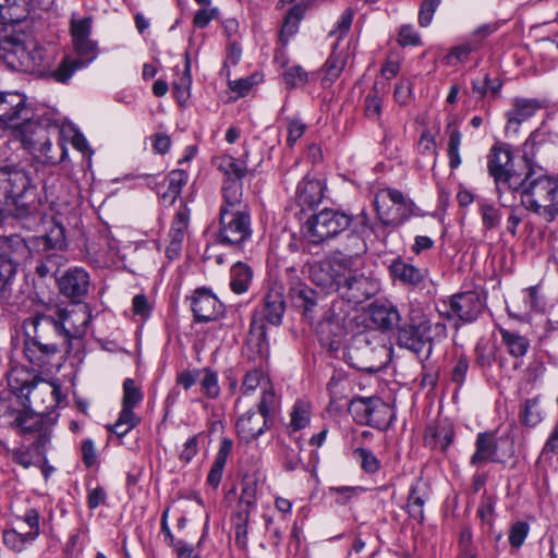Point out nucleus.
Returning a JSON list of instances; mask_svg holds the SVG:
<instances>
[{
	"instance_id": "nucleus-1",
	"label": "nucleus",
	"mask_w": 558,
	"mask_h": 558,
	"mask_svg": "<svg viewBox=\"0 0 558 558\" xmlns=\"http://www.w3.org/2000/svg\"><path fill=\"white\" fill-rule=\"evenodd\" d=\"M0 204L22 229L37 223L39 201L31 171L19 165L0 167Z\"/></svg>"
},
{
	"instance_id": "nucleus-2",
	"label": "nucleus",
	"mask_w": 558,
	"mask_h": 558,
	"mask_svg": "<svg viewBox=\"0 0 558 558\" xmlns=\"http://www.w3.org/2000/svg\"><path fill=\"white\" fill-rule=\"evenodd\" d=\"M517 194L530 211L553 220L558 214V174H547L543 168L525 169Z\"/></svg>"
},
{
	"instance_id": "nucleus-3",
	"label": "nucleus",
	"mask_w": 558,
	"mask_h": 558,
	"mask_svg": "<svg viewBox=\"0 0 558 558\" xmlns=\"http://www.w3.org/2000/svg\"><path fill=\"white\" fill-rule=\"evenodd\" d=\"M391 347L377 331L354 335L345 351V359L352 367L368 373L383 369L391 361Z\"/></svg>"
},
{
	"instance_id": "nucleus-4",
	"label": "nucleus",
	"mask_w": 558,
	"mask_h": 558,
	"mask_svg": "<svg viewBox=\"0 0 558 558\" xmlns=\"http://www.w3.org/2000/svg\"><path fill=\"white\" fill-rule=\"evenodd\" d=\"M487 170L494 179L500 205L512 206L524 173L515 169L508 144L498 143L492 146L487 155Z\"/></svg>"
},
{
	"instance_id": "nucleus-5",
	"label": "nucleus",
	"mask_w": 558,
	"mask_h": 558,
	"mask_svg": "<svg viewBox=\"0 0 558 558\" xmlns=\"http://www.w3.org/2000/svg\"><path fill=\"white\" fill-rule=\"evenodd\" d=\"M23 353L26 360L39 368L52 367V361L60 352L52 340L51 325L43 320L37 313L23 322Z\"/></svg>"
},
{
	"instance_id": "nucleus-6",
	"label": "nucleus",
	"mask_w": 558,
	"mask_h": 558,
	"mask_svg": "<svg viewBox=\"0 0 558 558\" xmlns=\"http://www.w3.org/2000/svg\"><path fill=\"white\" fill-rule=\"evenodd\" d=\"M43 320L51 325V332L61 338L66 353L72 350V340L85 336L87 325L92 319L90 310L83 305L76 310L56 308L52 313H37Z\"/></svg>"
},
{
	"instance_id": "nucleus-7",
	"label": "nucleus",
	"mask_w": 558,
	"mask_h": 558,
	"mask_svg": "<svg viewBox=\"0 0 558 558\" xmlns=\"http://www.w3.org/2000/svg\"><path fill=\"white\" fill-rule=\"evenodd\" d=\"M29 58L36 63V69L24 70L38 76H47L57 83H66L82 63L73 61L71 57H64L57 68L54 63L58 57V49L53 45L40 46L35 41L28 43Z\"/></svg>"
},
{
	"instance_id": "nucleus-8",
	"label": "nucleus",
	"mask_w": 558,
	"mask_h": 558,
	"mask_svg": "<svg viewBox=\"0 0 558 558\" xmlns=\"http://www.w3.org/2000/svg\"><path fill=\"white\" fill-rule=\"evenodd\" d=\"M377 218L391 227L403 225L412 216L417 215L414 202L396 189L380 190L374 198Z\"/></svg>"
},
{
	"instance_id": "nucleus-9",
	"label": "nucleus",
	"mask_w": 558,
	"mask_h": 558,
	"mask_svg": "<svg viewBox=\"0 0 558 558\" xmlns=\"http://www.w3.org/2000/svg\"><path fill=\"white\" fill-rule=\"evenodd\" d=\"M352 221V217L343 211L325 208L307 219L304 235L308 242L318 245L338 236Z\"/></svg>"
},
{
	"instance_id": "nucleus-10",
	"label": "nucleus",
	"mask_w": 558,
	"mask_h": 558,
	"mask_svg": "<svg viewBox=\"0 0 558 558\" xmlns=\"http://www.w3.org/2000/svg\"><path fill=\"white\" fill-rule=\"evenodd\" d=\"M13 428L19 435H31L35 439L32 448L37 456H44L51 448L53 422L50 417L34 412L27 405L23 407L21 415L12 421Z\"/></svg>"
},
{
	"instance_id": "nucleus-11",
	"label": "nucleus",
	"mask_w": 558,
	"mask_h": 558,
	"mask_svg": "<svg viewBox=\"0 0 558 558\" xmlns=\"http://www.w3.org/2000/svg\"><path fill=\"white\" fill-rule=\"evenodd\" d=\"M286 312V301L280 288H271L266 293L260 311H254L251 324L250 336L255 338L260 345L266 341L267 332L265 323L279 326Z\"/></svg>"
},
{
	"instance_id": "nucleus-12",
	"label": "nucleus",
	"mask_w": 558,
	"mask_h": 558,
	"mask_svg": "<svg viewBox=\"0 0 558 558\" xmlns=\"http://www.w3.org/2000/svg\"><path fill=\"white\" fill-rule=\"evenodd\" d=\"M0 60L12 71L36 69V63L29 58L25 34L8 28L0 33Z\"/></svg>"
},
{
	"instance_id": "nucleus-13",
	"label": "nucleus",
	"mask_w": 558,
	"mask_h": 558,
	"mask_svg": "<svg viewBox=\"0 0 558 558\" xmlns=\"http://www.w3.org/2000/svg\"><path fill=\"white\" fill-rule=\"evenodd\" d=\"M482 308L481 296L475 291L453 294L448 299L440 300L437 304V312L440 317L446 319L457 318L463 323L474 322L481 314Z\"/></svg>"
},
{
	"instance_id": "nucleus-14",
	"label": "nucleus",
	"mask_w": 558,
	"mask_h": 558,
	"mask_svg": "<svg viewBox=\"0 0 558 558\" xmlns=\"http://www.w3.org/2000/svg\"><path fill=\"white\" fill-rule=\"evenodd\" d=\"M340 305L338 302H332L329 306L325 305L313 324L320 342L331 350L337 349L345 335V318L340 311Z\"/></svg>"
},
{
	"instance_id": "nucleus-15",
	"label": "nucleus",
	"mask_w": 558,
	"mask_h": 558,
	"mask_svg": "<svg viewBox=\"0 0 558 558\" xmlns=\"http://www.w3.org/2000/svg\"><path fill=\"white\" fill-rule=\"evenodd\" d=\"M218 240L223 245L239 246L252 235L250 211L220 209Z\"/></svg>"
},
{
	"instance_id": "nucleus-16",
	"label": "nucleus",
	"mask_w": 558,
	"mask_h": 558,
	"mask_svg": "<svg viewBox=\"0 0 558 558\" xmlns=\"http://www.w3.org/2000/svg\"><path fill=\"white\" fill-rule=\"evenodd\" d=\"M27 98L19 92L0 90V124L16 128L21 121L31 120Z\"/></svg>"
},
{
	"instance_id": "nucleus-17",
	"label": "nucleus",
	"mask_w": 558,
	"mask_h": 558,
	"mask_svg": "<svg viewBox=\"0 0 558 558\" xmlns=\"http://www.w3.org/2000/svg\"><path fill=\"white\" fill-rule=\"evenodd\" d=\"M427 337L422 325V318L420 316L412 317L409 324L399 328L398 344L412 351L417 356L428 359L432 353V344L428 343Z\"/></svg>"
},
{
	"instance_id": "nucleus-18",
	"label": "nucleus",
	"mask_w": 558,
	"mask_h": 558,
	"mask_svg": "<svg viewBox=\"0 0 558 558\" xmlns=\"http://www.w3.org/2000/svg\"><path fill=\"white\" fill-rule=\"evenodd\" d=\"M289 296L294 307L301 311L304 319L314 324L319 312L325 307L324 299L306 283L296 281L289 289Z\"/></svg>"
},
{
	"instance_id": "nucleus-19",
	"label": "nucleus",
	"mask_w": 558,
	"mask_h": 558,
	"mask_svg": "<svg viewBox=\"0 0 558 558\" xmlns=\"http://www.w3.org/2000/svg\"><path fill=\"white\" fill-rule=\"evenodd\" d=\"M191 310L196 323H208L222 316L225 306L209 289L202 287L191 296Z\"/></svg>"
},
{
	"instance_id": "nucleus-20",
	"label": "nucleus",
	"mask_w": 558,
	"mask_h": 558,
	"mask_svg": "<svg viewBox=\"0 0 558 558\" xmlns=\"http://www.w3.org/2000/svg\"><path fill=\"white\" fill-rule=\"evenodd\" d=\"M376 290L374 281L361 272V268L351 271L343 284L338 289L342 299L354 304H361L371 299Z\"/></svg>"
},
{
	"instance_id": "nucleus-21",
	"label": "nucleus",
	"mask_w": 558,
	"mask_h": 558,
	"mask_svg": "<svg viewBox=\"0 0 558 558\" xmlns=\"http://www.w3.org/2000/svg\"><path fill=\"white\" fill-rule=\"evenodd\" d=\"M89 284V274L82 267L69 268L58 279L60 292L76 304H80L87 295Z\"/></svg>"
},
{
	"instance_id": "nucleus-22",
	"label": "nucleus",
	"mask_w": 558,
	"mask_h": 558,
	"mask_svg": "<svg viewBox=\"0 0 558 558\" xmlns=\"http://www.w3.org/2000/svg\"><path fill=\"white\" fill-rule=\"evenodd\" d=\"M272 425V421L253 409L243 413L235 423L238 437L241 441L250 444L258 439Z\"/></svg>"
},
{
	"instance_id": "nucleus-23",
	"label": "nucleus",
	"mask_w": 558,
	"mask_h": 558,
	"mask_svg": "<svg viewBox=\"0 0 558 558\" xmlns=\"http://www.w3.org/2000/svg\"><path fill=\"white\" fill-rule=\"evenodd\" d=\"M389 275L393 282H399L413 289H423L428 277V271L427 269L407 263L401 257H397L389 265Z\"/></svg>"
},
{
	"instance_id": "nucleus-24",
	"label": "nucleus",
	"mask_w": 558,
	"mask_h": 558,
	"mask_svg": "<svg viewBox=\"0 0 558 558\" xmlns=\"http://www.w3.org/2000/svg\"><path fill=\"white\" fill-rule=\"evenodd\" d=\"M10 244L22 245L25 247L24 240L17 235H10L5 240H0V299L8 302V293L16 275V265L8 252Z\"/></svg>"
},
{
	"instance_id": "nucleus-25",
	"label": "nucleus",
	"mask_w": 558,
	"mask_h": 558,
	"mask_svg": "<svg viewBox=\"0 0 558 558\" xmlns=\"http://www.w3.org/2000/svg\"><path fill=\"white\" fill-rule=\"evenodd\" d=\"M550 137L548 132L537 129L525 140L521 146L525 169L542 168L537 162V157L551 148Z\"/></svg>"
},
{
	"instance_id": "nucleus-26",
	"label": "nucleus",
	"mask_w": 558,
	"mask_h": 558,
	"mask_svg": "<svg viewBox=\"0 0 558 558\" xmlns=\"http://www.w3.org/2000/svg\"><path fill=\"white\" fill-rule=\"evenodd\" d=\"M504 456L498 452V441L494 433H478L475 440V451L470 458L472 466H480L487 462H504Z\"/></svg>"
},
{
	"instance_id": "nucleus-27",
	"label": "nucleus",
	"mask_w": 558,
	"mask_h": 558,
	"mask_svg": "<svg viewBox=\"0 0 558 558\" xmlns=\"http://www.w3.org/2000/svg\"><path fill=\"white\" fill-rule=\"evenodd\" d=\"M41 383L40 377L25 366H13L8 373L9 392L28 399L29 393Z\"/></svg>"
},
{
	"instance_id": "nucleus-28",
	"label": "nucleus",
	"mask_w": 558,
	"mask_h": 558,
	"mask_svg": "<svg viewBox=\"0 0 558 558\" xmlns=\"http://www.w3.org/2000/svg\"><path fill=\"white\" fill-rule=\"evenodd\" d=\"M325 269H327L332 279H335L336 291L343 284L351 271L361 268V260L357 257H345L343 253H336L324 259Z\"/></svg>"
},
{
	"instance_id": "nucleus-29",
	"label": "nucleus",
	"mask_w": 558,
	"mask_h": 558,
	"mask_svg": "<svg viewBox=\"0 0 558 558\" xmlns=\"http://www.w3.org/2000/svg\"><path fill=\"white\" fill-rule=\"evenodd\" d=\"M541 108L542 102L535 98H513L511 108L506 112L507 128L517 131L521 123L531 119Z\"/></svg>"
},
{
	"instance_id": "nucleus-30",
	"label": "nucleus",
	"mask_w": 558,
	"mask_h": 558,
	"mask_svg": "<svg viewBox=\"0 0 558 558\" xmlns=\"http://www.w3.org/2000/svg\"><path fill=\"white\" fill-rule=\"evenodd\" d=\"M324 184L320 180L305 177L299 182L295 199L302 210L317 206L324 198Z\"/></svg>"
},
{
	"instance_id": "nucleus-31",
	"label": "nucleus",
	"mask_w": 558,
	"mask_h": 558,
	"mask_svg": "<svg viewBox=\"0 0 558 558\" xmlns=\"http://www.w3.org/2000/svg\"><path fill=\"white\" fill-rule=\"evenodd\" d=\"M189 174L181 169L172 170L158 185V195L165 204L172 205L186 184Z\"/></svg>"
},
{
	"instance_id": "nucleus-32",
	"label": "nucleus",
	"mask_w": 558,
	"mask_h": 558,
	"mask_svg": "<svg viewBox=\"0 0 558 558\" xmlns=\"http://www.w3.org/2000/svg\"><path fill=\"white\" fill-rule=\"evenodd\" d=\"M395 410L380 398L372 397L365 425L386 430L395 420Z\"/></svg>"
},
{
	"instance_id": "nucleus-33",
	"label": "nucleus",
	"mask_w": 558,
	"mask_h": 558,
	"mask_svg": "<svg viewBox=\"0 0 558 558\" xmlns=\"http://www.w3.org/2000/svg\"><path fill=\"white\" fill-rule=\"evenodd\" d=\"M223 203L220 209L227 211H248L247 206L243 203V184L236 179H225L222 185Z\"/></svg>"
},
{
	"instance_id": "nucleus-34",
	"label": "nucleus",
	"mask_w": 558,
	"mask_h": 558,
	"mask_svg": "<svg viewBox=\"0 0 558 558\" xmlns=\"http://www.w3.org/2000/svg\"><path fill=\"white\" fill-rule=\"evenodd\" d=\"M20 396L12 392H3L0 395V424L12 427L15 418L21 415L23 407H26L24 402H21Z\"/></svg>"
},
{
	"instance_id": "nucleus-35",
	"label": "nucleus",
	"mask_w": 558,
	"mask_h": 558,
	"mask_svg": "<svg viewBox=\"0 0 558 558\" xmlns=\"http://www.w3.org/2000/svg\"><path fill=\"white\" fill-rule=\"evenodd\" d=\"M387 227H391V225H386L383 220L378 218V220H372L369 215L362 210L355 217L354 228L366 239L368 240L371 235H374L376 240H383L387 236Z\"/></svg>"
},
{
	"instance_id": "nucleus-36",
	"label": "nucleus",
	"mask_w": 558,
	"mask_h": 558,
	"mask_svg": "<svg viewBox=\"0 0 558 558\" xmlns=\"http://www.w3.org/2000/svg\"><path fill=\"white\" fill-rule=\"evenodd\" d=\"M232 447H233V442H232V440H230L228 438H223L220 442L218 452L215 457L214 463H213L210 471L208 473V476H207V483L210 486H213L214 488L218 487L221 482L223 470H225L228 457L230 456V453L232 451Z\"/></svg>"
},
{
	"instance_id": "nucleus-37",
	"label": "nucleus",
	"mask_w": 558,
	"mask_h": 558,
	"mask_svg": "<svg viewBox=\"0 0 558 558\" xmlns=\"http://www.w3.org/2000/svg\"><path fill=\"white\" fill-rule=\"evenodd\" d=\"M428 499V492L424 484L417 482L412 484L407 502L409 515L417 522L424 520V505Z\"/></svg>"
},
{
	"instance_id": "nucleus-38",
	"label": "nucleus",
	"mask_w": 558,
	"mask_h": 558,
	"mask_svg": "<svg viewBox=\"0 0 558 558\" xmlns=\"http://www.w3.org/2000/svg\"><path fill=\"white\" fill-rule=\"evenodd\" d=\"M499 333L501 337V343L514 360L519 361V359L523 357L527 353L530 349V341L526 337L518 331H511L506 328H499Z\"/></svg>"
},
{
	"instance_id": "nucleus-39",
	"label": "nucleus",
	"mask_w": 558,
	"mask_h": 558,
	"mask_svg": "<svg viewBox=\"0 0 558 558\" xmlns=\"http://www.w3.org/2000/svg\"><path fill=\"white\" fill-rule=\"evenodd\" d=\"M446 134L448 136L447 156L448 165L451 170L458 169L462 163L460 147L462 143V133L454 121H450L446 125Z\"/></svg>"
},
{
	"instance_id": "nucleus-40",
	"label": "nucleus",
	"mask_w": 558,
	"mask_h": 558,
	"mask_svg": "<svg viewBox=\"0 0 558 558\" xmlns=\"http://www.w3.org/2000/svg\"><path fill=\"white\" fill-rule=\"evenodd\" d=\"M373 322L381 329L391 330L399 326L401 320L398 308L392 304H377L372 307Z\"/></svg>"
},
{
	"instance_id": "nucleus-41",
	"label": "nucleus",
	"mask_w": 558,
	"mask_h": 558,
	"mask_svg": "<svg viewBox=\"0 0 558 558\" xmlns=\"http://www.w3.org/2000/svg\"><path fill=\"white\" fill-rule=\"evenodd\" d=\"M480 44L476 40H471L469 37L462 40L460 44L450 48L448 53L445 56V62L449 65L466 63L472 53L480 51Z\"/></svg>"
},
{
	"instance_id": "nucleus-42",
	"label": "nucleus",
	"mask_w": 558,
	"mask_h": 558,
	"mask_svg": "<svg viewBox=\"0 0 558 558\" xmlns=\"http://www.w3.org/2000/svg\"><path fill=\"white\" fill-rule=\"evenodd\" d=\"M269 384L271 383L266 372L262 367H253L245 372L240 386V393L242 396H250L254 393L258 387L263 390Z\"/></svg>"
},
{
	"instance_id": "nucleus-43",
	"label": "nucleus",
	"mask_w": 558,
	"mask_h": 558,
	"mask_svg": "<svg viewBox=\"0 0 558 558\" xmlns=\"http://www.w3.org/2000/svg\"><path fill=\"white\" fill-rule=\"evenodd\" d=\"M312 405L305 400H296L290 412L288 429L290 433L299 432L311 423Z\"/></svg>"
},
{
	"instance_id": "nucleus-44",
	"label": "nucleus",
	"mask_w": 558,
	"mask_h": 558,
	"mask_svg": "<svg viewBox=\"0 0 558 558\" xmlns=\"http://www.w3.org/2000/svg\"><path fill=\"white\" fill-rule=\"evenodd\" d=\"M252 269L244 263H235L230 269V288L236 294L248 290L252 282Z\"/></svg>"
},
{
	"instance_id": "nucleus-45",
	"label": "nucleus",
	"mask_w": 558,
	"mask_h": 558,
	"mask_svg": "<svg viewBox=\"0 0 558 558\" xmlns=\"http://www.w3.org/2000/svg\"><path fill=\"white\" fill-rule=\"evenodd\" d=\"M38 245L44 250H51L54 252L66 247L64 227L61 223L53 221L46 234L38 240Z\"/></svg>"
},
{
	"instance_id": "nucleus-46",
	"label": "nucleus",
	"mask_w": 558,
	"mask_h": 558,
	"mask_svg": "<svg viewBox=\"0 0 558 558\" xmlns=\"http://www.w3.org/2000/svg\"><path fill=\"white\" fill-rule=\"evenodd\" d=\"M74 49L80 59H73V61L82 63V66L87 65L94 61L98 54V48L96 41L90 39V36L82 38H72Z\"/></svg>"
},
{
	"instance_id": "nucleus-47",
	"label": "nucleus",
	"mask_w": 558,
	"mask_h": 558,
	"mask_svg": "<svg viewBox=\"0 0 558 558\" xmlns=\"http://www.w3.org/2000/svg\"><path fill=\"white\" fill-rule=\"evenodd\" d=\"M74 49L80 59H73V61L82 63V66L87 65L94 61L98 54V48L96 41L90 39V36L82 38H72Z\"/></svg>"
},
{
	"instance_id": "nucleus-48",
	"label": "nucleus",
	"mask_w": 558,
	"mask_h": 558,
	"mask_svg": "<svg viewBox=\"0 0 558 558\" xmlns=\"http://www.w3.org/2000/svg\"><path fill=\"white\" fill-rule=\"evenodd\" d=\"M144 395L133 378H126L123 383V397L121 411L134 412V409L143 401Z\"/></svg>"
},
{
	"instance_id": "nucleus-49",
	"label": "nucleus",
	"mask_w": 558,
	"mask_h": 558,
	"mask_svg": "<svg viewBox=\"0 0 558 558\" xmlns=\"http://www.w3.org/2000/svg\"><path fill=\"white\" fill-rule=\"evenodd\" d=\"M64 263L65 257L62 254L58 252L47 253L44 258L38 260L35 272L40 278L54 276L59 271L60 267L64 265Z\"/></svg>"
},
{
	"instance_id": "nucleus-50",
	"label": "nucleus",
	"mask_w": 558,
	"mask_h": 558,
	"mask_svg": "<svg viewBox=\"0 0 558 558\" xmlns=\"http://www.w3.org/2000/svg\"><path fill=\"white\" fill-rule=\"evenodd\" d=\"M543 411L541 409L539 398L535 397L525 400L523 408L520 412V420L522 424L527 427H535L543 421Z\"/></svg>"
},
{
	"instance_id": "nucleus-51",
	"label": "nucleus",
	"mask_w": 558,
	"mask_h": 558,
	"mask_svg": "<svg viewBox=\"0 0 558 558\" xmlns=\"http://www.w3.org/2000/svg\"><path fill=\"white\" fill-rule=\"evenodd\" d=\"M190 223V209L186 205L181 206L173 218L171 228L169 231L170 240H178L179 242L184 241V236Z\"/></svg>"
},
{
	"instance_id": "nucleus-52",
	"label": "nucleus",
	"mask_w": 558,
	"mask_h": 558,
	"mask_svg": "<svg viewBox=\"0 0 558 558\" xmlns=\"http://www.w3.org/2000/svg\"><path fill=\"white\" fill-rule=\"evenodd\" d=\"M140 423L141 417L135 412L120 411L117 422L109 426L108 429L119 438H122Z\"/></svg>"
},
{
	"instance_id": "nucleus-53",
	"label": "nucleus",
	"mask_w": 558,
	"mask_h": 558,
	"mask_svg": "<svg viewBox=\"0 0 558 558\" xmlns=\"http://www.w3.org/2000/svg\"><path fill=\"white\" fill-rule=\"evenodd\" d=\"M345 248L349 254H344L345 257H357L361 260V268L364 265L363 255L366 254L368 246L367 240L357 231V229L353 228L351 233L348 234V243L345 244Z\"/></svg>"
},
{
	"instance_id": "nucleus-54",
	"label": "nucleus",
	"mask_w": 558,
	"mask_h": 558,
	"mask_svg": "<svg viewBox=\"0 0 558 558\" xmlns=\"http://www.w3.org/2000/svg\"><path fill=\"white\" fill-rule=\"evenodd\" d=\"M476 364L486 373L497 360L495 344L480 341L475 347Z\"/></svg>"
},
{
	"instance_id": "nucleus-55",
	"label": "nucleus",
	"mask_w": 558,
	"mask_h": 558,
	"mask_svg": "<svg viewBox=\"0 0 558 558\" xmlns=\"http://www.w3.org/2000/svg\"><path fill=\"white\" fill-rule=\"evenodd\" d=\"M277 396L275 393L274 387L271 384H269L267 387H265L262 390V396L259 399V402L257 403V411L265 417L272 421V416L275 414L276 408H277Z\"/></svg>"
},
{
	"instance_id": "nucleus-56",
	"label": "nucleus",
	"mask_w": 558,
	"mask_h": 558,
	"mask_svg": "<svg viewBox=\"0 0 558 558\" xmlns=\"http://www.w3.org/2000/svg\"><path fill=\"white\" fill-rule=\"evenodd\" d=\"M248 509H242L232 517V524L234 526L235 543L241 547L247 546V523H248Z\"/></svg>"
},
{
	"instance_id": "nucleus-57",
	"label": "nucleus",
	"mask_w": 558,
	"mask_h": 558,
	"mask_svg": "<svg viewBox=\"0 0 558 558\" xmlns=\"http://www.w3.org/2000/svg\"><path fill=\"white\" fill-rule=\"evenodd\" d=\"M453 436V428L450 425L437 426L433 439H425V442L432 448H439L445 451L452 444Z\"/></svg>"
},
{
	"instance_id": "nucleus-58",
	"label": "nucleus",
	"mask_w": 558,
	"mask_h": 558,
	"mask_svg": "<svg viewBox=\"0 0 558 558\" xmlns=\"http://www.w3.org/2000/svg\"><path fill=\"white\" fill-rule=\"evenodd\" d=\"M308 72L301 65H292L282 73L283 84L289 89L304 86L308 82Z\"/></svg>"
},
{
	"instance_id": "nucleus-59",
	"label": "nucleus",
	"mask_w": 558,
	"mask_h": 558,
	"mask_svg": "<svg viewBox=\"0 0 558 558\" xmlns=\"http://www.w3.org/2000/svg\"><path fill=\"white\" fill-rule=\"evenodd\" d=\"M312 281L326 289L327 291H336V281L332 279L330 272L325 269V262L322 260L311 267Z\"/></svg>"
},
{
	"instance_id": "nucleus-60",
	"label": "nucleus",
	"mask_w": 558,
	"mask_h": 558,
	"mask_svg": "<svg viewBox=\"0 0 558 558\" xmlns=\"http://www.w3.org/2000/svg\"><path fill=\"white\" fill-rule=\"evenodd\" d=\"M353 16L354 11L351 8H347L329 32V36L335 37L337 43L344 38L351 28Z\"/></svg>"
},
{
	"instance_id": "nucleus-61",
	"label": "nucleus",
	"mask_w": 558,
	"mask_h": 558,
	"mask_svg": "<svg viewBox=\"0 0 558 558\" xmlns=\"http://www.w3.org/2000/svg\"><path fill=\"white\" fill-rule=\"evenodd\" d=\"M355 459L360 462L361 468L368 474H375L380 469V461L368 449L356 448L353 452Z\"/></svg>"
},
{
	"instance_id": "nucleus-62",
	"label": "nucleus",
	"mask_w": 558,
	"mask_h": 558,
	"mask_svg": "<svg viewBox=\"0 0 558 558\" xmlns=\"http://www.w3.org/2000/svg\"><path fill=\"white\" fill-rule=\"evenodd\" d=\"M203 372L204 377L201 380L203 393L209 399H217L220 395V386L217 372L210 368H205Z\"/></svg>"
},
{
	"instance_id": "nucleus-63",
	"label": "nucleus",
	"mask_w": 558,
	"mask_h": 558,
	"mask_svg": "<svg viewBox=\"0 0 558 558\" xmlns=\"http://www.w3.org/2000/svg\"><path fill=\"white\" fill-rule=\"evenodd\" d=\"M4 544L14 551H22L26 546L35 541V538H28L27 533H20L15 530L5 531L3 534Z\"/></svg>"
},
{
	"instance_id": "nucleus-64",
	"label": "nucleus",
	"mask_w": 558,
	"mask_h": 558,
	"mask_svg": "<svg viewBox=\"0 0 558 558\" xmlns=\"http://www.w3.org/2000/svg\"><path fill=\"white\" fill-rule=\"evenodd\" d=\"M383 99L377 84H374L372 90L365 98V114L369 119H377L381 113Z\"/></svg>"
}]
</instances>
